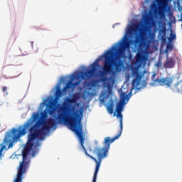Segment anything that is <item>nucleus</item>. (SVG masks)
I'll return each instance as SVG.
<instances>
[{
    "instance_id": "obj_1",
    "label": "nucleus",
    "mask_w": 182,
    "mask_h": 182,
    "mask_svg": "<svg viewBox=\"0 0 182 182\" xmlns=\"http://www.w3.org/2000/svg\"><path fill=\"white\" fill-rule=\"evenodd\" d=\"M76 95H74L73 98H67L63 103V107H60V110L62 112H66L68 110V116L65 114H60L58 116V122L63 123L65 122L68 124H69L71 130L75 133L77 137H78L79 141L82 148L84 150V153L86 154L87 157L92 159L96 163L95 171L94 173L93 177L97 178V173H99V170L100 169V164L102 163V159H105L107 156V151L110 149V144L113 143L115 140H117L120 136H122V133L123 132V115L122 112H117V117H119V127L120 129L119 133L113 138H110V136H107L104 139V147H97L95 149V152L97 154L98 157V161L96 158L93 157L87 151H86V148L85 147V137H83V129L82 127V118H80V114H79V111L75 110V107H73L72 109H69V105L72 103H75L76 102Z\"/></svg>"
},
{
    "instance_id": "obj_2",
    "label": "nucleus",
    "mask_w": 182,
    "mask_h": 182,
    "mask_svg": "<svg viewBox=\"0 0 182 182\" xmlns=\"http://www.w3.org/2000/svg\"><path fill=\"white\" fill-rule=\"evenodd\" d=\"M136 28L140 32L135 33L134 41L129 40L124 36L118 43L104 53L105 60L102 70L105 73H112L113 68H115L116 72H122V66H123L122 59H126V50L130 49L133 42L135 46L140 48H147L150 45L151 43L150 36H146V32L141 30L139 26H136Z\"/></svg>"
},
{
    "instance_id": "obj_3",
    "label": "nucleus",
    "mask_w": 182,
    "mask_h": 182,
    "mask_svg": "<svg viewBox=\"0 0 182 182\" xmlns=\"http://www.w3.org/2000/svg\"><path fill=\"white\" fill-rule=\"evenodd\" d=\"M48 132H50V129H29V134L28 135V141L22 151V161L20 162V165L18 169L16 178L14 182H22L23 180V174L26 173L28 164L29 160H28V156L32 153L35 154V149L41 146L38 140H45V136L48 134Z\"/></svg>"
},
{
    "instance_id": "obj_4",
    "label": "nucleus",
    "mask_w": 182,
    "mask_h": 182,
    "mask_svg": "<svg viewBox=\"0 0 182 182\" xmlns=\"http://www.w3.org/2000/svg\"><path fill=\"white\" fill-rule=\"evenodd\" d=\"M154 83H158L159 86H166L173 93H181L182 95V80L173 85L174 80L171 77L164 78H156Z\"/></svg>"
},
{
    "instance_id": "obj_5",
    "label": "nucleus",
    "mask_w": 182,
    "mask_h": 182,
    "mask_svg": "<svg viewBox=\"0 0 182 182\" xmlns=\"http://www.w3.org/2000/svg\"><path fill=\"white\" fill-rule=\"evenodd\" d=\"M33 122L31 120L28 121L24 123L23 125H20L18 129L13 128L12 129V140L13 141H16L19 137H22V136H25L26 134V131L32 126Z\"/></svg>"
},
{
    "instance_id": "obj_6",
    "label": "nucleus",
    "mask_w": 182,
    "mask_h": 182,
    "mask_svg": "<svg viewBox=\"0 0 182 182\" xmlns=\"http://www.w3.org/2000/svg\"><path fill=\"white\" fill-rule=\"evenodd\" d=\"M85 79V76L82 75V73H75V74H73L71 75V77L70 80L68 81V83L66 84V85L63 87V92H65V90H68L72 87V89H75L76 86H79V83H80L79 81L74 82V80H77V79Z\"/></svg>"
},
{
    "instance_id": "obj_7",
    "label": "nucleus",
    "mask_w": 182,
    "mask_h": 182,
    "mask_svg": "<svg viewBox=\"0 0 182 182\" xmlns=\"http://www.w3.org/2000/svg\"><path fill=\"white\" fill-rule=\"evenodd\" d=\"M130 99V97H129V95H126L124 92H122L121 94V100L117 104L116 107V112H119V113L123 112V107H124V102L126 100H129Z\"/></svg>"
},
{
    "instance_id": "obj_8",
    "label": "nucleus",
    "mask_w": 182,
    "mask_h": 182,
    "mask_svg": "<svg viewBox=\"0 0 182 182\" xmlns=\"http://www.w3.org/2000/svg\"><path fill=\"white\" fill-rule=\"evenodd\" d=\"M99 66L98 63H94L91 65V69L85 72L82 71L81 73L84 77H92L95 75V73L97 70Z\"/></svg>"
},
{
    "instance_id": "obj_9",
    "label": "nucleus",
    "mask_w": 182,
    "mask_h": 182,
    "mask_svg": "<svg viewBox=\"0 0 182 182\" xmlns=\"http://www.w3.org/2000/svg\"><path fill=\"white\" fill-rule=\"evenodd\" d=\"M164 66L165 69H173L176 66V60L174 58L167 57L166 60L165 61Z\"/></svg>"
},
{
    "instance_id": "obj_10",
    "label": "nucleus",
    "mask_w": 182,
    "mask_h": 182,
    "mask_svg": "<svg viewBox=\"0 0 182 182\" xmlns=\"http://www.w3.org/2000/svg\"><path fill=\"white\" fill-rule=\"evenodd\" d=\"M141 82V74H140L139 72H136L135 74V79H134L132 82V87H139V86H140Z\"/></svg>"
},
{
    "instance_id": "obj_11",
    "label": "nucleus",
    "mask_w": 182,
    "mask_h": 182,
    "mask_svg": "<svg viewBox=\"0 0 182 182\" xmlns=\"http://www.w3.org/2000/svg\"><path fill=\"white\" fill-rule=\"evenodd\" d=\"M102 82H104V87H106L108 92H112V89L113 87V82H112V79L110 78H102Z\"/></svg>"
},
{
    "instance_id": "obj_12",
    "label": "nucleus",
    "mask_w": 182,
    "mask_h": 182,
    "mask_svg": "<svg viewBox=\"0 0 182 182\" xmlns=\"http://www.w3.org/2000/svg\"><path fill=\"white\" fill-rule=\"evenodd\" d=\"M159 28H163L159 29V35L161 36V42H166L164 40V37L166 36V26H164V23L161 22V21H159Z\"/></svg>"
},
{
    "instance_id": "obj_13",
    "label": "nucleus",
    "mask_w": 182,
    "mask_h": 182,
    "mask_svg": "<svg viewBox=\"0 0 182 182\" xmlns=\"http://www.w3.org/2000/svg\"><path fill=\"white\" fill-rule=\"evenodd\" d=\"M8 144H9V139H8L6 137L4 138L2 144H0V157L2 156V151L4 150H6V147H8Z\"/></svg>"
},
{
    "instance_id": "obj_14",
    "label": "nucleus",
    "mask_w": 182,
    "mask_h": 182,
    "mask_svg": "<svg viewBox=\"0 0 182 182\" xmlns=\"http://www.w3.org/2000/svg\"><path fill=\"white\" fill-rule=\"evenodd\" d=\"M143 59H144L143 54L140 53H137L135 58L136 63L139 64L143 63Z\"/></svg>"
},
{
    "instance_id": "obj_15",
    "label": "nucleus",
    "mask_w": 182,
    "mask_h": 182,
    "mask_svg": "<svg viewBox=\"0 0 182 182\" xmlns=\"http://www.w3.org/2000/svg\"><path fill=\"white\" fill-rule=\"evenodd\" d=\"M5 137H6L7 140H9V146L6 149V150H8V149L14 147V143L11 142V132L7 133Z\"/></svg>"
},
{
    "instance_id": "obj_16",
    "label": "nucleus",
    "mask_w": 182,
    "mask_h": 182,
    "mask_svg": "<svg viewBox=\"0 0 182 182\" xmlns=\"http://www.w3.org/2000/svg\"><path fill=\"white\" fill-rule=\"evenodd\" d=\"M159 5H162L163 8L167 6V1L166 0H156Z\"/></svg>"
},
{
    "instance_id": "obj_17",
    "label": "nucleus",
    "mask_w": 182,
    "mask_h": 182,
    "mask_svg": "<svg viewBox=\"0 0 182 182\" xmlns=\"http://www.w3.org/2000/svg\"><path fill=\"white\" fill-rule=\"evenodd\" d=\"M62 96V90H60V88H58L55 92V99L56 100H58V99H59V97H61Z\"/></svg>"
},
{
    "instance_id": "obj_18",
    "label": "nucleus",
    "mask_w": 182,
    "mask_h": 182,
    "mask_svg": "<svg viewBox=\"0 0 182 182\" xmlns=\"http://www.w3.org/2000/svg\"><path fill=\"white\" fill-rule=\"evenodd\" d=\"M107 112L109 114H113V104L109 105L107 107Z\"/></svg>"
},
{
    "instance_id": "obj_19",
    "label": "nucleus",
    "mask_w": 182,
    "mask_h": 182,
    "mask_svg": "<svg viewBox=\"0 0 182 182\" xmlns=\"http://www.w3.org/2000/svg\"><path fill=\"white\" fill-rule=\"evenodd\" d=\"M7 90H8V88L5 86L2 87V92H3V93H5L6 96H7V95H8Z\"/></svg>"
},
{
    "instance_id": "obj_20",
    "label": "nucleus",
    "mask_w": 182,
    "mask_h": 182,
    "mask_svg": "<svg viewBox=\"0 0 182 182\" xmlns=\"http://www.w3.org/2000/svg\"><path fill=\"white\" fill-rule=\"evenodd\" d=\"M176 36L175 33H171L170 41H174V39H176Z\"/></svg>"
},
{
    "instance_id": "obj_21",
    "label": "nucleus",
    "mask_w": 182,
    "mask_h": 182,
    "mask_svg": "<svg viewBox=\"0 0 182 182\" xmlns=\"http://www.w3.org/2000/svg\"><path fill=\"white\" fill-rule=\"evenodd\" d=\"M144 22H145V23H146V24L149 23H150V18H149V16H146V17L144 18Z\"/></svg>"
},
{
    "instance_id": "obj_22",
    "label": "nucleus",
    "mask_w": 182,
    "mask_h": 182,
    "mask_svg": "<svg viewBox=\"0 0 182 182\" xmlns=\"http://www.w3.org/2000/svg\"><path fill=\"white\" fill-rule=\"evenodd\" d=\"M133 31H136L134 27H132V26H131V27H129V28H128V32L132 33V32H133Z\"/></svg>"
},
{
    "instance_id": "obj_23",
    "label": "nucleus",
    "mask_w": 182,
    "mask_h": 182,
    "mask_svg": "<svg viewBox=\"0 0 182 182\" xmlns=\"http://www.w3.org/2000/svg\"><path fill=\"white\" fill-rule=\"evenodd\" d=\"M152 25L154 28H157V26L156 25V21H153Z\"/></svg>"
},
{
    "instance_id": "obj_24",
    "label": "nucleus",
    "mask_w": 182,
    "mask_h": 182,
    "mask_svg": "<svg viewBox=\"0 0 182 182\" xmlns=\"http://www.w3.org/2000/svg\"><path fill=\"white\" fill-rule=\"evenodd\" d=\"M97 180V178H96V176L93 177L92 182H96Z\"/></svg>"
},
{
    "instance_id": "obj_25",
    "label": "nucleus",
    "mask_w": 182,
    "mask_h": 182,
    "mask_svg": "<svg viewBox=\"0 0 182 182\" xmlns=\"http://www.w3.org/2000/svg\"><path fill=\"white\" fill-rule=\"evenodd\" d=\"M90 151H92V149H90Z\"/></svg>"
},
{
    "instance_id": "obj_26",
    "label": "nucleus",
    "mask_w": 182,
    "mask_h": 182,
    "mask_svg": "<svg viewBox=\"0 0 182 182\" xmlns=\"http://www.w3.org/2000/svg\"><path fill=\"white\" fill-rule=\"evenodd\" d=\"M153 76H154V77L156 76V74H154Z\"/></svg>"
}]
</instances>
